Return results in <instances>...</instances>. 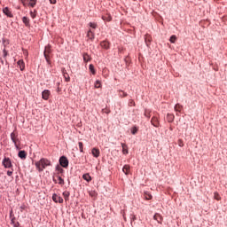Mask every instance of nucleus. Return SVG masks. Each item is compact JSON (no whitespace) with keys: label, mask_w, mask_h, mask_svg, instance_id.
Wrapping results in <instances>:
<instances>
[{"label":"nucleus","mask_w":227,"mask_h":227,"mask_svg":"<svg viewBox=\"0 0 227 227\" xmlns=\"http://www.w3.org/2000/svg\"><path fill=\"white\" fill-rule=\"evenodd\" d=\"M35 166L39 173H42V171H43V169H45L47 166H51V160H49L48 159L42 158L39 161H36L35 163Z\"/></svg>","instance_id":"1"},{"label":"nucleus","mask_w":227,"mask_h":227,"mask_svg":"<svg viewBox=\"0 0 227 227\" xmlns=\"http://www.w3.org/2000/svg\"><path fill=\"white\" fill-rule=\"evenodd\" d=\"M2 166L5 168V169H10L13 168V164L12 163V160L9 157H4L2 160Z\"/></svg>","instance_id":"2"},{"label":"nucleus","mask_w":227,"mask_h":227,"mask_svg":"<svg viewBox=\"0 0 227 227\" xmlns=\"http://www.w3.org/2000/svg\"><path fill=\"white\" fill-rule=\"evenodd\" d=\"M59 163L61 168H68V164H69L68 158H67V156L65 155L60 156L59 160Z\"/></svg>","instance_id":"3"},{"label":"nucleus","mask_w":227,"mask_h":227,"mask_svg":"<svg viewBox=\"0 0 227 227\" xmlns=\"http://www.w3.org/2000/svg\"><path fill=\"white\" fill-rule=\"evenodd\" d=\"M49 54H51V45L45 46L44 52H43L46 62L48 63V65H51V60L49 59Z\"/></svg>","instance_id":"4"},{"label":"nucleus","mask_w":227,"mask_h":227,"mask_svg":"<svg viewBox=\"0 0 227 227\" xmlns=\"http://www.w3.org/2000/svg\"><path fill=\"white\" fill-rule=\"evenodd\" d=\"M15 137H17V135H15V132H12L11 133V139H12V143H14L16 150H20V147L19 146V145H17V142L19 141V138H15Z\"/></svg>","instance_id":"5"},{"label":"nucleus","mask_w":227,"mask_h":227,"mask_svg":"<svg viewBox=\"0 0 227 227\" xmlns=\"http://www.w3.org/2000/svg\"><path fill=\"white\" fill-rule=\"evenodd\" d=\"M151 123L153 127L159 128L160 127V121H159V118L157 116H153L151 119Z\"/></svg>","instance_id":"6"},{"label":"nucleus","mask_w":227,"mask_h":227,"mask_svg":"<svg viewBox=\"0 0 227 227\" xmlns=\"http://www.w3.org/2000/svg\"><path fill=\"white\" fill-rule=\"evenodd\" d=\"M52 200L55 202V203H63V198H61V196H59L58 194L56 193H53L52 194Z\"/></svg>","instance_id":"7"},{"label":"nucleus","mask_w":227,"mask_h":227,"mask_svg":"<svg viewBox=\"0 0 227 227\" xmlns=\"http://www.w3.org/2000/svg\"><path fill=\"white\" fill-rule=\"evenodd\" d=\"M18 157L21 159V160H26V159H27V153L24 150L19 151Z\"/></svg>","instance_id":"8"},{"label":"nucleus","mask_w":227,"mask_h":227,"mask_svg":"<svg viewBox=\"0 0 227 227\" xmlns=\"http://www.w3.org/2000/svg\"><path fill=\"white\" fill-rule=\"evenodd\" d=\"M49 97H51V90H44L43 92H42V98L43 100H49Z\"/></svg>","instance_id":"9"},{"label":"nucleus","mask_w":227,"mask_h":227,"mask_svg":"<svg viewBox=\"0 0 227 227\" xmlns=\"http://www.w3.org/2000/svg\"><path fill=\"white\" fill-rule=\"evenodd\" d=\"M3 13L6 15V17H9V19H13V13L10 12V8L4 7L3 9Z\"/></svg>","instance_id":"10"},{"label":"nucleus","mask_w":227,"mask_h":227,"mask_svg":"<svg viewBox=\"0 0 227 227\" xmlns=\"http://www.w3.org/2000/svg\"><path fill=\"white\" fill-rule=\"evenodd\" d=\"M100 45L102 49H106V51H107L110 49L111 43H109V41L105 40L100 43Z\"/></svg>","instance_id":"11"},{"label":"nucleus","mask_w":227,"mask_h":227,"mask_svg":"<svg viewBox=\"0 0 227 227\" xmlns=\"http://www.w3.org/2000/svg\"><path fill=\"white\" fill-rule=\"evenodd\" d=\"M55 171L58 172L57 175H61V176L65 174V169L60 165H56Z\"/></svg>","instance_id":"12"},{"label":"nucleus","mask_w":227,"mask_h":227,"mask_svg":"<svg viewBox=\"0 0 227 227\" xmlns=\"http://www.w3.org/2000/svg\"><path fill=\"white\" fill-rule=\"evenodd\" d=\"M18 67H20V69L21 70V72H24V69L26 68V64L24 63L23 59H20L17 62Z\"/></svg>","instance_id":"13"},{"label":"nucleus","mask_w":227,"mask_h":227,"mask_svg":"<svg viewBox=\"0 0 227 227\" xmlns=\"http://www.w3.org/2000/svg\"><path fill=\"white\" fill-rule=\"evenodd\" d=\"M91 153H92L93 157H95L96 159H98V157H100V150H98L95 147L92 148Z\"/></svg>","instance_id":"14"},{"label":"nucleus","mask_w":227,"mask_h":227,"mask_svg":"<svg viewBox=\"0 0 227 227\" xmlns=\"http://www.w3.org/2000/svg\"><path fill=\"white\" fill-rule=\"evenodd\" d=\"M153 219H154V221H157V223H159V224H160V223L162 222V216L157 213L153 215Z\"/></svg>","instance_id":"15"},{"label":"nucleus","mask_w":227,"mask_h":227,"mask_svg":"<svg viewBox=\"0 0 227 227\" xmlns=\"http://www.w3.org/2000/svg\"><path fill=\"white\" fill-rule=\"evenodd\" d=\"M87 36L88 38H90V40H95V32L91 31V29H90L87 32Z\"/></svg>","instance_id":"16"},{"label":"nucleus","mask_w":227,"mask_h":227,"mask_svg":"<svg viewBox=\"0 0 227 227\" xmlns=\"http://www.w3.org/2000/svg\"><path fill=\"white\" fill-rule=\"evenodd\" d=\"M122 171L125 175H129V173H130V165H124Z\"/></svg>","instance_id":"17"},{"label":"nucleus","mask_w":227,"mask_h":227,"mask_svg":"<svg viewBox=\"0 0 227 227\" xmlns=\"http://www.w3.org/2000/svg\"><path fill=\"white\" fill-rule=\"evenodd\" d=\"M122 153L123 155H127L129 153V149L126 144L121 143Z\"/></svg>","instance_id":"18"},{"label":"nucleus","mask_w":227,"mask_h":227,"mask_svg":"<svg viewBox=\"0 0 227 227\" xmlns=\"http://www.w3.org/2000/svg\"><path fill=\"white\" fill-rule=\"evenodd\" d=\"M167 120L168 123H171L175 121V115L171 114H167Z\"/></svg>","instance_id":"19"},{"label":"nucleus","mask_w":227,"mask_h":227,"mask_svg":"<svg viewBox=\"0 0 227 227\" xmlns=\"http://www.w3.org/2000/svg\"><path fill=\"white\" fill-rule=\"evenodd\" d=\"M56 176L59 180V185H65V179L62 178L60 175H57Z\"/></svg>","instance_id":"20"},{"label":"nucleus","mask_w":227,"mask_h":227,"mask_svg":"<svg viewBox=\"0 0 227 227\" xmlns=\"http://www.w3.org/2000/svg\"><path fill=\"white\" fill-rule=\"evenodd\" d=\"M82 178H83V180H85V182H88V183H90L91 181V176H90L88 173L83 174Z\"/></svg>","instance_id":"21"},{"label":"nucleus","mask_w":227,"mask_h":227,"mask_svg":"<svg viewBox=\"0 0 227 227\" xmlns=\"http://www.w3.org/2000/svg\"><path fill=\"white\" fill-rule=\"evenodd\" d=\"M63 197H64V200L66 201H68L69 198H70V192L68 191H66L62 193Z\"/></svg>","instance_id":"22"},{"label":"nucleus","mask_w":227,"mask_h":227,"mask_svg":"<svg viewBox=\"0 0 227 227\" xmlns=\"http://www.w3.org/2000/svg\"><path fill=\"white\" fill-rule=\"evenodd\" d=\"M22 22H23V24H25V26L27 27H29V18H27V17H23L22 18Z\"/></svg>","instance_id":"23"},{"label":"nucleus","mask_w":227,"mask_h":227,"mask_svg":"<svg viewBox=\"0 0 227 227\" xmlns=\"http://www.w3.org/2000/svg\"><path fill=\"white\" fill-rule=\"evenodd\" d=\"M89 70L90 72H91L92 75H95L97 74V71H95V66H93V64H90Z\"/></svg>","instance_id":"24"},{"label":"nucleus","mask_w":227,"mask_h":227,"mask_svg":"<svg viewBox=\"0 0 227 227\" xmlns=\"http://www.w3.org/2000/svg\"><path fill=\"white\" fill-rule=\"evenodd\" d=\"M144 198H145V200H152L153 196L150 192H144Z\"/></svg>","instance_id":"25"},{"label":"nucleus","mask_w":227,"mask_h":227,"mask_svg":"<svg viewBox=\"0 0 227 227\" xmlns=\"http://www.w3.org/2000/svg\"><path fill=\"white\" fill-rule=\"evenodd\" d=\"M90 60H91V59L90 58V55L88 53H83V61H84V63H88Z\"/></svg>","instance_id":"26"},{"label":"nucleus","mask_w":227,"mask_h":227,"mask_svg":"<svg viewBox=\"0 0 227 227\" xmlns=\"http://www.w3.org/2000/svg\"><path fill=\"white\" fill-rule=\"evenodd\" d=\"M103 20H106V22H111L113 20V17L111 15H106L102 17Z\"/></svg>","instance_id":"27"},{"label":"nucleus","mask_w":227,"mask_h":227,"mask_svg":"<svg viewBox=\"0 0 227 227\" xmlns=\"http://www.w3.org/2000/svg\"><path fill=\"white\" fill-rule=\"evenodd\" d=\"M137 127L134 126L131 128V134H133V136H136L137 134Z\"/></svg>","instance_id":"28"},{"label":"nucleus","mask_w":227,"mask_h":227,"mask_svg":"<svg viewBox=\"0 0 227 227\" xmlns=\"http://www.w3.org/2000/svg\"><path fill=\"white\" fill-rule=\"evenodd\" d=\"M169 42L170 43H175V42H176V35H171L169 38Z\"/></svg>","instance_id":"29"},{"label":"nucleus","mask_w":227,"mask_h":227,"mask_svg":"<svg viewBox=\"0 0 227 227\" xmlns=\"http://www.w3.org/2000/svg\"><path fill=\"white\" fill-rule=\"evenodd\" d=\"M78 146H79V150H80L81 153H82V152H84L82 142H79Z\"/></svg>","instance_id":"30"},{"label":"nucleus","mask_w":227,"mask_h":227,"mask_svg":"<svg viewBox=\"0 0 227 227\" xmlns=\"http://www.w3.org/2000/svg\"><path fill=\"white\" fill-rule=\"evenodd\" d=\"M31 3H29V6H31V8H35V6H36V0H30Z\"/></svg>","instance_id":"31"},{"label":"nucleus","mask_w":227,"mask_h":227,"mask_svg":"<svg viewBox=\"0 0 227 227\" xmlns=\"http://www.w3.org/2000/svg\"><path fill=\"white\" fill-rule=\"evenodd\" d=\"M90 27H91L92 29H97V23L94 22H90L89 23Z\"/></svg>","instance_id":"32"},{"label":"nucleus","mask_w":227,"mask_h":227,"mask_svg":"<svg viewBox=\"0 0 227 227\" xmlns=\"http://www.w3.org/2000/svg\"><path fill=\"white\" fill-rule=\"evenodd\" d=\"M90 196H91V198H97L98 193H97V192L92 191V192H90Z\"/></svg>","instance_id":"33"},{"label":"nucleus","mask_w":227,"mask_h":227,"mask_svg":"<svg viewBox=\"0 0 227 227\" xmlns=\"http://www.w3.org/2000/svg\"><path fill=\"white\" fill-rule=\"evenodd\" d=\"M119 95L120 97H127V92L123 91V90H119Z\"/></svg>","instance_id":"34"},{"label":"nucleus","mask_w":227,"mask_h":227,"mask_svg":"<svg viewBox=\"0 0 227 227\" xmlns=\"http://www.w3.org/2000/svg\"><path fill=\"white\" fill-rule=\"evenodd\" d=\"M2 42L4 47H6V44L8 45V43H10V42L4 38L2 39Z\"/></svg>","instance_id":"35"},{"label":"nucleus","mask_w":227,"mask_h":227,"mask_svg":"<svg viewBox=\"0 0 227 227\" xmlns=\"http://www.w3.org/2000/svg\"><path fill=\"white\" fill-rule=\"evenodd\" d=\"M3 58H6V56H8V51H6V48L3 50Z\"/></svg>","instance_id":"36"},{"label":"nucleus","mask_w":227,"mask_h":227,"mask_svg":"<svg viewBox=\"0 0 227 227\" xmlns=\"http://www.w3.org/2000/svg\"><path fill=\"white\" fill-rule=\"evenodd\" d=\"M64 77L66 79V82H68L70 81V76H68V74H64Z\"/></svg>","instance_id":"37"},{"label":"nucleus","mask_w":227,"mask_h":227,"mask_svg":"<svg viewBox=\"0 0 227 227\" xmlns=\"http://www.w3.org/2000/svg\"><path fill=\"white\" fill-rule=\"evenodd\" d=\"M12 175H13V168H12L11 170L7 171V176H12Z\"/></svg>","instance_id":"38"},{"label":"nucleus","mask_w":227,"mask_h":227,"mask_svg":"<svg viewBox=\"0 0 227 227\" xmlns=\"http://www.w3.org/2000/svg\"><path fill=\"white\" fill-rule=\"evenodd\" d=\"M100 85H101L100 81L99 80L96 81L95 88H100Z\"/></svg>","instance_id":"39"},{"label":"nucleus","mask_w":227,"mask_h":227,"mask_svg":"<svg viewBox=\"0 0 227 227\" xmlns=\"http://www.w3.org/2000/svg\"><path fill=\"white\" fill-rule=\"evenodd\" d=\"M181 106L180 105H176L175 106V111H178L180 113V109H181Z\"/></svg>","instance_id":"40"},{"label":"nucleus","mask_w":227,"mask_h":227,"mask_svg":"<svg viewBox=\"0 0 227 227\" xmlns=\"http://www.w3.org/2000/svg\"><path fill=\"white\" fill-rule=\"evenodd\" d=\"M30 17H32L33 19L36 18V13L33 12V11L30 12Z\"/></svg>","instance_id":"41"},{"label":"nucleus","mask_w":227,"mask_h":227,"mask_svg":"<svg viewBox=\"0 0 227 227\" xmlns=\"http://www.w3.org/2000/svg\"><path fill=\"white\" fill-rule=\"evenodd\" d=\"M13 217H15V215H13V210L12 209V210L10 211V218L12 219V218H13Z\"/></svg>","instance_id":"42"},{"label":"nucleus","mask_w":227,"mask_h":227,"mask_svg":"<svg viewBox=\"0 0 227 227\" xmlns=\"http://www.w3.org/2000/svg\"><path fill=\"white\" fill-rule=\"evenodd\" d=\"M15 223V216H13L12 218H11V224L14 225Z\"/></svg>","instance_id":"43"},{"label":"nucleus","mask_w":227,"mask_h":227,"mask_svg":"<svg viewBox=\"0 0 227 227\" xmlns=\"http://www.w3.org/2000/svg\"><path fill=\"white\" fill-rule=\"evenodd\" d=\"M215 199H216L217 201H219V200H221V197L219 196V194H215Z\"/></svg>","instance_id":"44"},{"label":"nucleus","mask_w":227,"mask_h":227,"mask_svg":"<svg viewBox=\"0 0 227 227\" xmlns=\"http://www.w3.org/2000/svg\"><path fill=\"white\" fill-rule=\"evenodd\" d=\"M51 4H56L57 1L56 0H49Z\"/></svg>","instance_id":"45"},{"label":"nucleus","mask_w":227,"mask_h":227,"mask_svg":"<svg viewBox=\"0 0 227 227\" xmlns=\"http://www.w3.org/2000/svg\"><path fill=\"white\" fill-rule=\"evenodd\" d=\"M13 227H20V223L19 222H17L16 223H14V225H12Z\"/></svg>","instance_id":"46"},{"label":"nucleus","mask_w":227,"mask_h":227,"mask_svg":"<svg viewBox=\"0 0 227 227\" xmlns=\"http://www.w3.org/2000/svg\"><path fill=\"white\" fill-rule=\"evenodd\" d=\"M61 91V88L58 87L57 88V93H59Z\"/></svg>","instance_id":"47"},{"label":"nucleus","mask_w":227,"mask_h":227,"mask_svg":"<svg viewBox=\"0 0 227 227\" xmlns=\"http://www.w3.org/2000/svg\"><path fill=\"white\" fill-rule=\"evenodd\" d=\"M131 221H136V215L132 216Z\"/></svg>","instance_id":"48"},{"label":"nucleus","mask_w":227,"mask_h":227,"mask_svg":"<svg viewBox=\"0 0 227 227\" xmlns=\"http://www.w3.org/2000/svg\"><path fill=\"white\" fill-rule=\"evenodd\" d=\"M179 146H184V145L182 144V141L179 140Z\"/></svg>","instance_id":"49"},{"label":"nucleus","mask_w":227,"mask_h":227,"mask_svg":"<svg viewBox=\"0 0 227 227\" xmlns=\"http://www.w3.org/2000/svg\"><path fill=\"white\" fill-rule=\"evenodd\" d=\"M54 184H58V181L53 177Z\"/></svg>","instance_id":"50"},{"label":"nucleus","mask_w":227,"mask_h":227,"mask_svg":"<svg viewBox=\"0 0 227 227\" xmlns=\"http://www.w3.org/2000/svg\"><path fill=\"white\" fill-rule=\"evenodd\" d=\"M133 104H134V101L131 100V101L129 102V106H132Z\"/></svg>","instance_id":"51"},{"label":"nucleus","mask_w":227,"mask_h":227,"mask_svg":"<svg viewBox=\"0 0 227 227\" xmlns=\"http://www.w3.org/2000/svg\"><path fill=\"white\" fill-rule=\"evenodd\" d=\"M57 86H58V88H59V82H57Z\"/></svg>","instance_id":"52"},{"label":"nucleus","mask_w":227,"mask_h":227,"mask_svg":"<svg viewBox=\"0 0 227 227\" xmlns=\"http://www.w3.org/2000/svg\"><path fill=\"white\" fill-rule=\"evenodd\" d=\"M145 115L147 118H150V116H148V114H145Z\"/></svg>","instance_id":"53"}]
</instances>
